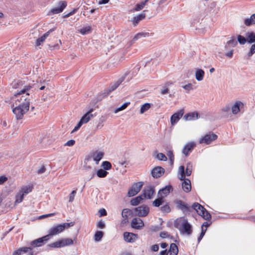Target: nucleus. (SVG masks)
<instances>
[{"label":"nucleus","instance_id":"f257e3e1","mask_svg":"<svg viewBox=\"0 0 255 255\" xmlns=\"http://www.w3.org/2000/svg\"><path fill=\"white\" fill-rule=\"evenodd\" d=\"M30 97L32 98V96H30V93H27L15 101V107L13 108L12 112L17 120L21 119L23 115L29 110Z\"/></svg>","mask_w":255,"mask_h":255},{"label":"nucleus","instance_id":"f03ea898","mask_svg":"<svg viewBox=\"0 0 255 255\" xmlns=\"http://www.w3.org/2000/svg\"><path fill=\"white\" fill-rule=\"evenodd\" d=\"M12 87L13 88L17 89L16 92L14 93L15 97L25 95L27 93L30 94V92L31 89L34 88V89H35L37 87L35 84L33 85V86L25 85L23 82L21 80L13 81L12 83ZM31 91H33V90H32Z\"/></svg>","mask_w":255,"mask_h":255},{"label":"nucleus","instance_id":"7ed1b4c3","mask_svg":"<svg viewBox=\"0 0 255 255\" xmlns=\"http://www.w3.org/2000/svg\"><path fill=\"white\" fill-rule=\"evenodd\" d=\"M74 222L58 224L51 228L48 231V234L47 235L49 236V239H50L51 237L55 236L62 232L66 229H68L70 227H72L74 226Z\"/></svg>","mask_w":255,"mask_h":255},{"label":"nucleus","instance_id":"20e7f679","mask_svg":"<svg viewBox=\"0 0 255 255\" xmlns=\"http://www.w3.org/2000/svg\"><path fill=\"white\" fill-rule=\"evenodd\" d=\"M196 210L198 214L202 216L205 220H209L211 219V215L208 211L201 205L195 202L192 206V210Z\"/></svg>","mask_w":255,"mask_h":255},{"label":"nucleus","instance_id":"39448f33","mask_svg":"<svg viewBox=\"0 0 255 255\" xmlns=\"http://www.w3.org/2000/svg\"><path fill=\"white\" fill-rule=\"evenodd\" d=\"M143 184V182L141 181L133 184L128 191V196L130 197L136 195L140 191Z\"/></svg>","mask_w":255,"mask_h":255},{"label":"nucleus","instance_id":"423d86ee","mask_svg":"<svg viewBox=\"0 0 255 255\" xmlns=\"http://www.w3.org/2000/svg\"><path fill=\"white\" fill-rule=\"evenodd\" d=\"M149 211V208L145 205H142L134 209L135 214L139 217L146 216L148 215Z\"/></svg>","mask_w":255,"mask_h":255},{"label":"nucleus","instance_id":"0eeeda50","mask_svg":"<svg viewBox=\"0 0 255 255\" xmlns=\"http://www.w3.org/2000/svg\"><path fill=\"white\" fill-rule=\"evenodd\" d=\"M217 135L215 133H209L206 134L199 139L200 143H205L206 144H210L213 141L217 138Z\"/></svg>","mask_w":255,"mask_h":255},{"label":"nucleus","instance_id":"6e6552de","mask_svg":"<svg viewBox=\"0 0 255 255\" xmlns=\"http://www.w3.org/2000/svg\"><path fill=\"white\" fill-rule=\"evenodd\" d=\"M104 156L103 152H95L92 154L89 155L87 156L85 160L87 161L90 160L92 158L96 162L97 164H99V161L101 160Z\"/></svg>","mask_w":255,"mask_h":255},{"label":"nucleus","instance_id":"1a4fd4ad","mask_svg":"<svg viewBox=\"0 0 255 255\" xmlns=\"http://www.w3.org/2000/svg\"><path fill=\"white\" fill-rule=\"evenodd\" d=\"M154 192L153 186L151 185L145 186L143 190L142 197L145 198L151 199Z\"/></svg>","mask_w":255,"mask_h":255},{"label":"nucleus","instance_id":"9d476101","mask_svg":"<svg viewBox=\"0 0 255 255\" xmlns=\"http://www.w3.org/2000/svg\"><path fill=\"white\" fill-rule=\"evenodd\" d=\"M125 76H123L120 78L117 81L111 84V86L105 90L106 92V95H109L111 92L117 89L119 86L125 80Z\"/></svg>","mask_w":255,"mask_h":255},{"label":"nucleus","instance_id":"9b49d317","mask_svg":"<svg viewBox=\"0 0 255 255\" xmlns=\"http://www.w3.org/2000/svg\"><path fill=\"white\" fill-rule=\"evenodd\" d=\"M132 228L140 230L144 226L143 221L139 218H134L131 222Z\"/></svg>","mask_w":255,"mask_h":255},{"label":"nucleus","instance_id":"f8f14e48","mask_svg":"<svg viewBox=\"0 0 255 255\" xmlns=\"http://www.w3.org/2000/svg\"><path fill=\"white\" fill-rule=\"evenodd\" d=\"M165 172V169L161 166L154 167L151 172V175L155 178L161 177Z\"/></svg>","mask_w":255,"mask_h":255},{"label":"nucleus","instance_id":"ddd939ff","mask_svg":"<svg viewBox=\"0 0 255 255\" xmlns=\"http://www.w3.org/2000/svg\"><path fill=\"white\" fill-rule=\"evenodd\" d=\"M137 238L138 236L137 234L129 232H125L124 233V239L127 242L133 243Z\"/></svg>","mask_w":255,"mask_h":255},{"label":"nucleus","instance_id":"4468645a","mask_svg":"<svg viewBox=\"0 0 255 255\" xmlns=\"http://www.w3.org/2000/svg\"><path fill=\"white\" fill-rule=\"evenodd\" d=\"M182 226V232L183 233H185L188 235L191 234L192 232V227L191 225L188 223L186 219H183L181 223Z\"/></svg>","mask_w":255,"mask_h":255},{"label":"nucleus","instance_id":"2eb2a0df","mask_svg":"<svg viewBox=\"0 0 255 255\" xmlns=\"http://www.w3.org/2000/svg\"><path fill=\"white\" fill-rule=\"evenodd\" d=\"M176 204L177 207L184 213L190 212L192 211V206L190 207L181 200H178L176 202Z\"/></svg>","mask_w":255,"mask_h":255},{"label":"nucleus","instance_id":"dca6fc26","mask_svg":"<svg viewBox=\"0 0 255 255\" xmlns=\"http://www.w3.org/2000/svg\"><path fill=\"white\" fill-rule=\"evenodd\" d=\"M184 114V110L181 109L177 113L172 115L170 118L171 124L172 126L174 125L183 116Z\"/></svg>","mask_w":255,"mask_h":255},{"label":"nucleus","instance_id":"f3484780","mask_svg":"<svg viewBox=\"0 0 255 255\" xmlns=\"http://www.w3.org/2000/svg\"><path fill=\"white\" fill-rule=\"evenodd\" d=\"M49 240V236L46 235L45 236L42 237V238H40L33 241L31 243V245L33 246V247H40L41 246L44 244V242L47 241Z\"/></svg>","mask_w":255,"mask_h":255},{"label":"nucleus","instance_id":"a211bd4d","mask_svg":"<svg viewBox=\"0 0 255 255\" xmlns=\"http://www.w3.org/2000/svg\"><path fill=\"white\" fill-rule=\"evenodd\" d=\"M195 146L196 143L194 142H190L187 143L182 150V153L185 156L188 155L189 153L193 150Z\"/></svg>","mask_w":255,"mask_h":255},{"label":"nucleus","instance_id":"6ab92c4d","mask_svg":"<svg viewBox=\"0 0 255 255\" xmlns=\"http://www.w3.org/2000/svg\"><path fill=\"white\" fill-rule=\"evenodd\" d=\"M60 6L52 8L50 12L53 14H57L61 12L67 5L65 1H60Z\"/></svg>","mask_w":255,"mask_h":255},{"label":"nucleus","instance_id":"aec40b11","mask_svg":"<svg viewBox=\"0 0 255 255\" xmlns=\"http://www.w3.org/2000/svg\"><path fill=\"white\" fill-rule=\"evenodd\" d=\"M170 190H172V187L171 185H168L165 186L164 188L159 190L158 194L160 196V197L163 198L170 193Z\"/></svg>","mask_w":255,"mask_h":255},{"label":"nucleus","instance_id":"412c9836","mask_svg":"<svg viewBox=\"0 0 255 255\" xmlns=\"http://www.w3.org/2000/svg\"><path fill=\"white\" fill-rule=\"evenodd\" d=\"M200 116L197 112L189 113L185 115L183 119L186 121L195 120L198 119Z\"/></svg>","mask_w":255,"mask_h":255},{"label":"nucleus","instance_id":"4be33fe9","mask_svg":"<svg viewBox=\"0 0 255 255\" xmlns=\"http://www.w3.org/2000/svg\"><path fill=\"white\" fill-rule=\"evenodd\" d=\"M178 249L177 245L174 243H172L170 245L169 249L166 255H177Z\"/></svg>","mask_w":255,"mask_h":255},{"label":"nucleus","instance_id":"5701e85b","mask_svg":"<svg viewBox=\"0 0 255 255\" xmlns=\"http://www.w3.org/2000/svg\"><path fill=\"white\" fill-rule=\"evenodd\" d=\"M32 250L31 247H22L13 252L12 255H21L24 253L31 251Z\"/></svg>","mask_w":255,"mask_h":255},{"label":"nucleus","instance_id":"b1692460","mask_svg":"<svg viewBox=\"0 0 255 255\" xmlns=\"http://www.w3.org/2000/svg\"><path fill=\"white\" fill-rule=\"evenodd\" d=\"M183 190L186 192H189L191 189V181L189 179H185L182 183Z\"/></svg>","mask_w":255,"mask_h":255},{"label":"nucleus","instance_id":"393cba45","mask_svg":"<svg viewBox=\"0 0 255 255\" xmlns=\"http://www.w3.org/2000/svg\"><path fill=\"white\" fill-rule=\"evenodd\" d=\"M93 111V109H90L81 118V120L84 124L88 123L91 118L94 117L93 115L92 114Z\"/></svg>","mask_w":255,"mask_h":255},{"label":"nucleus","instance_id":"a878e982","mask_svg":"<svg viewBox=\"0 0 255 255\" xmlns=\"http://www.w3.org/2000/svg\"><path fill=\"white\" fill-rule=\"evenodd\" d=\"M247 41L248 43L252 44L255 43V32L253 31H248L246 33Z\"/></svg>","mask_w":255,"mask_h":255},{"label":"nucleus","instance_id":"bb28decb","mask_svg":"<svg viewBox=\"0 0 255 255\" xmlns=\"http://www.w3.org/2000/svg\"><path fill=\"white\" fill-rule=\"evenodd\" d=\"M55 30V28H52L50 29L49 31H48L47 32L44 33L43 36H42L41 37L39 38L36 40V45L39 46L41 44V43H42L46 39V38L49 35V33L52 32Z\"/></svg>","mask_w":255,"mask_h":255},{"label":"nucleus","instance_id":"cd10ccee","mask_svg":"<svg viewBox=\"0 0 255 255\" xmlns=\"http://www.w3.org/2000/svg\"><path fill=\"white\" fill-rule=\"evenodd\" d=\"M205 75L204 71L201 69H198L196 70L195 72V78L198 81H202Z\"/></svg>","mask_w":255,"mask_h":255},{"label":"nucleus","instance_id":"c85d7f7f","mask_svg":"<svg viewBox=\"0 0 255 255\" xmlns=\"http://www.w3.org/2000/svg\"><path fill=\"white\" fill-rule=\"evenodd\" d=\"M143 199V197H142V195H141L136 197L135 198H132L130 200V203L132 206H136L138 205Z\"/></svg>","mask_w":255,"mask_h":255},{"label":"nucleus","instance_id":"c756f323","mask_svg":"<svg viewBox=\"0 0 255 255\" xmlns=\"http://www.w3.org/2000/svg\"><path fill=\"white\" fill-rule=\"evenodd\" d=\"M243 106V104L240 101L236 102L235 104L232 107V113L234 114H237L240 112V106Z\"/></svg>","mask_w":255,"mask_h":255},{"label":"nucleus","instance_id":"7c9ffc66","mask_svg":"<svg viewBox=\"0 0 255 255\" xmlns=\"http://www.w3.org/2000/svg\"><path fill=\"white\" fill-rule=\"evenodd\" d=\"M145 17V14L144 13H141L139 15H138L136 16H134L133 18V24L134 25H136L138 23V22L141 20L142 19H144Z\"/></svg>","mask_w":255,"mask_h":255},{"label":"nucleus","instance_id":"2f4dec72","mask_svg":"<svg viewBox=\"0 0 255 255\" xmlns=\"http://www.w3.org/2000/svg\"><path fill=\"white\" fill-rule=\"evenodd\" d=\"M171 84H172V82H166L164 84V86L163 87V88L161 90V92H160L161 94L162 95H164V94L168 93V92H169L168 87L170 85H171Z\"/></svg>","mask_w":255,"mask_h":255},{"label":"nucleus","instance_id":"473e14b6","mask_svg":"<svg viewBox=\"0 0 255 255\" xmlns=\"http://www.w3.org/2000/svg\"><path fill=\"white\" fill-rule=\"evenodd\" d=\"M193 169V165L191 162H188L186 164V174L187 176L191 175Z\"/></svg>","mask_w":255,"mask_h":255},{"label":"nucleus","instance_id":"72a5a7b5","mask_svg":"<svg viewBox=\"0 0 255 255\" xmlns=\"http://www.w3.org/2000/svg\"><path fill=\"white\" fill-rule=\"evenodd\" d=\"M148 33H143V32H140L138 33L137 34H136L134 37L132 38V39L130 41V44H132V43H134L136 40H137L138 39L141 37H145L146 35H147Z\"/></svg>","mask_w":255,"mask_h":255},{"label":"nucleus","instance_id":"f704fd0d","mask_svg":"<svg viewBox=\"0 0 255 255\" xmlns=\"http://www.w3.org/2000/svg\"><path fill=\"white\" fill-rule=\"evenodd\" d=\"M32 186H25L21 188L20 192L23 194H28L32 191Z\"/></svg>","mask_w":255,"mask_h":255},{"label":"nucleus","instance_id":"c9c22d12","mask_svg":"<svg viewBox=\"0 0 255 255\" xmlns=\"http://www.w3.org/2000/svg\"><path fill=\"white\" fill-rule=\"evenodd\" d=\"M238 44L237 41L234 37H232V39L227 41L225 48H227L228 46H232V47L236 46Z\"/></svg>","mask_w":255,"mask_h":255},{"label":"nucleus","instance_id":"e433bc0d","mask_svg":"<svg viewBox=\"0 0 255 255\" xmlns=\"http://www.w3.org/2000/svg\"><path fill=\"white\" fill-rule=\"evenodd\" d=\"M151 107V105L149 103H145L143 104L140 109V114H142L144 112L148 110Z\"/></svg>","mask_w":255,"mask_h":255},{"label":"nucleus","instance_id":"4c0bfd02","mask_svg":"<svg viewBox=\"0 0 255 255\" xmlns=\"http://www.w3.org/2000/svg\"><path fill=\"white\" fill-rule=\"evenodd\" d=\"M104 233L102 231H97L94 236V240L96 242H99L101 241L103 237Z\"/></svg>","mask_w":255,"mask_h":255},{"label":"nucleus","instance_id":"58836bf2","mask_svg":"<svg viewBox=\"0 0 255 255\" xmlns=\"http://www.w3.org/2000/svg\"><path fill=\"white\" fill-rule=\"evenodd\" d=\"M148 0H145L144 1H142L140 3L137 4L134 8V10L135 11H139L142 9L143 8V7L145 5Z\"/></svg>","mask_w":255,"mask_h":255},{"label":"nucleus","instance_id":"ea45409f","mask_svg":"<svg viewBox=\"0 0 255 255\" xmlns=\"http://www.w3.org/2000/svg\"><path fill=\"white\" fill-rule=\"evenodd\" d=\"M49 246L52 248H61L63 247L62 240H60L57 242L53 243L49 245Z\"/></svg>","mask_w":255,"mask_h":255},{"label":"nucleus","instance_id":"a19ab883","mask_svg":"<svg viewBox=\"0 0 255 255\" xmlns=\"http://www.w3.org/2000/svg\"><path fill=\"white\" fill-rule=\"evenodd\" d=\"M237 40L239 43L241 45H244L248 42L247 37H244L241 35H238L237 36Z\"/></svg>","mask_w":255,"mask_h":255},{"label":"nucleus","instance_id":"79ce46f5","mask_svg":"<svg viewBox=\"0 0 255 255\" xmlns=\"http://www.w3.org/2000/svg\"><path fill=\"white\" fill-rule=\"evenodd\" d=\"M164 202L163 199L161 197H159L157 199H156L153 202V205L155 207H159Z\"/></svg>","mask_w":255,"mask_h":255},{"label":"nucleus","instance_id":"37998d69","mask_svg":"<svg viewBox=\"0 0 255 255\" xmlns=\"http://www.w3.org/2000/svg\"><path fill=\"white\" fill-rule=\"evenodd\" d=\"M108 172L104 169H100L97 170V175L99 177L103 178L106 177L108 174Z\"/></svg>","mask_w":255,"mask_h":255},{"label":"nucleus","instance_id":"c03bdc74","mask_svg":"<svg viewBox=\"0 0 255 255\" xmlns=\"http://www.w3.org/2000/svg\"><path fill=\"white\" fill-rule=\"evenodd\" d=\"M255 53V43L252 45L249 51L247 53L248 59H250Z\"/></svg>","mask_w":255,"mask_h":255},{"label":"nucleus","instance_id":"a18cd8bd","mask_svg":"<svg viewBox=\"0 0 255 255\" xmlns=\"http://www.w3.org/2000/svg\"><path fill=\"white\" fill-rule=\"evenodd\" d=\"M24 198V195L23 193H20V192L17 193L15 196V204L19 203L22 202Z\"/></svg>","mask_w":255,"mask_h":255},{"label":"nucleus","instance_id":"49530a36","mask_svg":"<svg viewBox=\"0 0 255 255\" xmlns=\"http://www.w3.org/2000/svg\"><path fill=\"white\" fill-rule=\"evenodd\" d=\"M63 247L73 244V241L71 239L65 238L61 239Z\"/></svg>","mask_w":255,"mask_h":255},{"label":"nucleus","instance_id":"de8ad7c7","mask_svg":"<svg viewBox=\"0 0 255 255\" xmlns=\"http://www.w3.org/2000/svg\"><path fill=\"white\" fill-rule=\"evenodd\" d=\"M129 104H130L129 102H127V103H124L120 107L116 109L115 110V113H117L120 111H123V110L126 109L127 108V107L129 105Z\"/></svg>","mask_w":255,"mask_h":255},{"label":"nucleus","instance_id":"09e8293b","mask_svg":"<svg viewBox=\"0 0 255 255\" xmlns=\"http://www.w3.org/2000/svg\"><path fill=\"white\" fill-rule=\"evenodd\" d=\"M91 31V27L89 26L83 27L80 30V32L84 35L90 32Z\"/></svg>","mask_w":255,"mask_h":255},{"label":"nucleus","instance_id":"8fccbe9b","mask_svg":"<svg viewBox=\"0 0 255 255\" xmlns=\"http://www.w3.org/2000/svg\"><path fill=\"white\" fill-rule=\"evenodd\" d=\"M102 166L105 170H109L111 168L112 164L111 163L107 161H104L102 163Z\"/></svg>","mask_w":255,"mask_h":255},{"label":"nucleus","instance_id":"3c124183","mask_svg":"<svg viewBox=\"0 0 255 255\" xmlns=\"http://www.w3.org/2000/svg\"><path fill=\"white\" fill-rule=\"evenodd\" d=\"M160 210L163 213H169L170 212L171 209H170L169 205H168V204H166L164 205V206L161 207Z\"/></svg>","mask_w":255,"mask_h":255},{"label":"nucleus","instance_id":"603ef678","mask_svg":"<svg viewBox=\"0 0 255 255\" xmlns=\"http://www.w3.org/2000/svg\"><path fill=\"white\" fill-rule=\"evenodd\" d=\"M156 158L161 161H166L167 160V157L162 153H157Z\"/></svg>","mask_w":255,"mask_h":255},{"label":"nucleus","instance_id":"864d4df0","mask_svg":"<svg viewBox=\"0 0 255 255\" xmlns=\"http://www.w3.org/2000/svg\"><path fill=\"white\" fill-rule=\"evenodd\" d=\"M130 210L128 209H124L123 210L122 215V217L125 219H127Z\"/></svg>","mask_w":255,"mask_h":255},{"label":"nucleus","instance_id":"5fc2aeb1","mask_svg":"<svg viewBox=\"0 0 255 255\" xmlns=\"http://www.w3.org/2000/svg\"><path fill=\"white\" fill-rule=\"evenodd\" d=\"M76 193V190H73L69 195V202H72L74 199Z\"/></svg>","mask_w":255,"mask_h":255},{"label":"nucleus","instance_id":"6e6d98bb","mask_svg":"<svg viewBox=\"0 0 255 255\" xmlns=\"http://www.w3.org/2000/svg\"><path fill=\"white\" fill-rule=\"evenodd\" d=\"M244 23L247 26H250L254 24V22H252V20L251 17L248 18H246L244 20Z\"/></svg>","mask_w":255,"mask_h":255},{"label":"nucleus","instance_id":"4d7b16f0","mask_svg":"<svg viewBox=\"0 0 255 255\" xmlns=\"http://www.w3.org/2000/svg\"><path fill=\"white\" fill-rule=\"evenodd\" d=\"M167 156H168L170 162L173 163V161H174V154H173L172 151H171V150L168 151L167 152Z\"/></svg>","mask_w":255,"mask_h":255},{"label":"nucleus","instance_id":"13d9d810","mask_svg":"<svg viewBox=\"0 0 255 255\" xmlns=\"http://www.w3.org/2000/svg\"><path fill=\"white\" fill-rule=\"evenodd\" d=\"M182 88L185 90H187L189 92L190 90H192V84L191 83H188L187 85L182 86Z\"/></svg>","mask_w":255,"mask_h":255},{"label":"nucleus","instance_id":"bf43d9fd","mask_svg":"<svg viewBox=\"0 0 255 255\" xmlns=\"http://www.w3.org/2000/svg\"><path fill=\"white\" fill-rule=\"evenodd\" d=\"M75 143V141L73 139H71L68 140L67 142H66L64 144V146H73Z\"/></svg>","mask_w":255,"mask_h":255},{"label":"nucleus","instance_id":"052dcab7","mask_svg":"<svg viewBox=\"0 0 255 255\" xmlns=\"http://www.w3.org/2000/svg\"><path fill=\"white\" fill-rule=\"evenodd\" d=\"M160 237L162 238H166L170 237V235L166 232H162L160 234Z\"/></svg>","mask_w":255,"mask_h":255},{"label":"nucleus","instance_id":"680f3d73","mask_svg":"<svg viewBox=\"0 0 255 255\" xmlns=\"http://www.w3.org/2000/svg\"><path fill=\"white\" fill-rule=\"evenodd\" d=\"M206 231V229L204 230L203 228H202L201 233L199 237L198 238V242H200L201 241V240L203 238V236H204V235L205 234Z\"/></svg>","mask_w":255,"mask_h":255},{"label":"nucleus","instance_id":"e2e57ef3","mask_svg":"<svg viewBox=\"0 0 255 255\" xmlns=\"http://www.w3.org/2000/svg\"><path fill=\"white\" fill-rule=\"evenodd\" d=\"M179 173L180 174H186V172L185 171V167L184 166H180L179 168Z\"/></svg>","mask_w":255,"mask_h":255},{"label":"nucleus","instance_id":"0e129e2a","mask_svg":"<svg viewBox=\"0 0 255 255\" xmlns=\"http://www.w3.org/2000/svg\"><path fill=\"white\" fill-rule=\"evenodd\" d=\"M7 180V178L5 176H0V184H3Z\"/></svg>","mask_w":255,"mask_h":255},{"label":"nucleus","instance_id":"69168bd1","mask_svg":"<svg viewBox=\"0 0 255 255\" xmlns=\"http://www.w3.org/2000/svg\"><path fill=\"white\" fill-rule=\"evenodd\" d=\"M99 212L100 214V216H104L107 215V212L104 209H101L99 210Z\"/></svg>","mask_w":255,"mask_h":255},{"label":"nucleus","instance_id":"338daca9","mask_svg":"<svg viewBox=\"0 0 255 255\" xmlns=\"http://www.w3.org/2000/svg\"><path fill=\"white\" fill-rule=\"evenodd\" d=\"M97 226L99 228L101 229H103L105 227V223L102 221L98 222Z\"/></svg>","mask_w":255,"mask_h":255},{"label":"nucleus","instance_id":"774afa93","mask_svg":"<svg viewBox=\"0 0 255 255\" xmlns=\"http://www.w3.org/2000/svg\"><path fill=\"white\" fill-rule=\"evenodd\" d=\"M159 249V246L158 245L155 244L151 247V250L153 252H157Z\"/></svg>","mask_w":255,"mask_h":255}]
</instances>
